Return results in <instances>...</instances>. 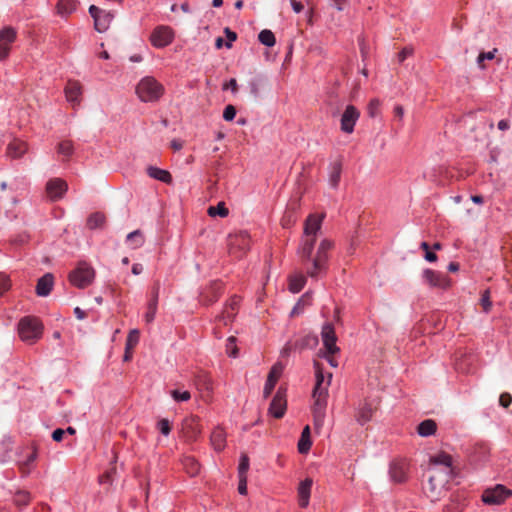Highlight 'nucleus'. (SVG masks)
Listing matches in <instances>:
<instances>
[{"mask_svg":"<svg viewBox=\"0 0 512 512\" xmlns=\"http://www.w3.org/2000/svg\"><path fill=\"white\" fill-rule=\"evenodd\" d=\"M325 214H310L304 223V231L301 243L297 250L307 276L317 279L327 271L329 252L334 248V242L330 239H323L319 243L317 251L313 254L318 233Z\"/></svg>","mask_w":512,"mask_h":512,"instance_id":"f257e3e1","label":"nucleus"},{"mask_svg":"<svg viewBox=\"0 0 512 512\" xmlns=\"http://www.w3.org/2000/svg\"><path fill=\"white\" fill-rule=\"evenodd\" d=\"M316 384L313 389V418L314 426L319 429L323 426L325 419V411L327 407L328 389L331 383L332 374H327V379L324 376L323 368L320 363H314Z\"/></svg>","mask_w":512,"mask_h":512,"instance_id":"f03ea898","label":"nucleus"},{"mask_svg":"<svg viewBox=\"0 0 512 512\" xmlns=\"http://www.w3.org/2000/svg\"><path fill=\"white\" fill-rule=\"evenodd\" d=\"M163 86L153 77L147 76L136 86V94L143 102L157 101L163 94Z\"/></svg>","mask_w":512,"mask_h":512,"instance_id":"7ed1b4c3","label":"nucleus"},{"mask_svg":"<svg viewBox=\"0 0 512 512\" xmlns=\"http://www.w3.org/2000/svg\"><path fill=\"white\" fill-rule=\"evenodd\" d=\"M43 331V326L38 318L27 316L22 318L18 324L19 336L23 341L34 342L38 340Z\"/></svg>","mask_w":512,"mask_h":512,"instance_id":"20e7f679","label":"nucleus"},{"mask_svg":"<svg viewBox=\"0 0 512 512\" xmlns=\"http://www.w3.org/2000/svg\"><path fill=\"white\" fill-rule=\"evenodd\" d=\"M70 283L80 289L89 286L95 278V270L86 262H79L69 273Z\"/></svg>","mask_w":512,"mask_h":512,"instance_id":"39448f33","label":"nucleus"},{"mask_svg":"<svg viewBox=\"0 0 512 512\" xmlns=\"http://www.w3.org/2000/svg\"><path fill=\"white\" fill-rule=\"evenodd\" d=\"M451 478L442 474L440 468L431 467L426 492L429 497L436 500Z\"/></svg>","mask_w":512,"mask_h":512,"instance_id":"423d86ee","label":"nucleus"},{"mask_svg":"<svg viewBox=\"0 0 512 512\" xmlns=\"http://www.w3.org/2000/svg\"><path fill=\"white\" fill-rule=\"evenodd\" d=\"M229 253L235 258H241L250 248V237L246 231L229 235Z\"/></svg>","mask_w":512,"mask_h":512,"instance_id":"0eeeda50","label":"nucleus"},{"mask_svg":"<svg viewBox=\"0 0 512 512\" xmlns=\"http://www.w3.org/2000/svg\"><path fill=\"white\" fill-rule=\"evenodd\" d=\"M510 496H512V490L507 489L501 484H497L493 488H487L483 492L482 501L488 505H500Z\"/></svg>","mask_w":512,"mask_h":512,"instance_id":"6e6552de","label":"nucleus"},{"mask_svg":"<svg viewBox=\"0 0 512 512\" xmlns=\"http://www.w3.org/2000/svg\"><path fill=\"white\" fill-rule=\"evenodd\" d=\"M175 37L173 29L169 26H157L150 36L151 44L156 48H164L172 43Z\"/></svg>","mask_w":512,"mask_h":512,"instance_id":"1a4fd4ad","label":"nucleus"},{"mask_svg":"<svg viewBox=\"0 0 512 512\" xmlns=\"http://www.w3.org/2000/svg\"><path fill=\"white\" fill-rule=\"evenodd\" d=\"M423 279L427 285L434 288L446 289L451 285L449 277L441 272L431 269H425L423 271Z\"/></svg>","mask_w":512,"mask_h":512,"instance_id":"9d476101","label":"nucleus"},{"mask_svg":"<svg viewBox=\"0 0 512 512\" xmlns=\"http://www.w3.org/2000/svg\"><path fill=\"white\" fill-rule=\"evenodd\" d=\"M359 117V110L353 105H348L341 116V130L347 134L352 133Z\"/></svg>","mask_w":512,"mask_h":512,"instance_id":"9b49d317","label":"nucleus"},{"mask_svg":"<svg viewBox=\"0 0 512 512\" xmlns=\"http://www.w3.org/2000/svg\"><path fill=\"white\" fill-rule=\"evenodd\" d=\"M184 437L188 441H196L202 432V427L197 416L187 417L182 424Z\"/></svg>","mask_w":512,"mask_h":512,"instance_id":"f8f14e48","label":"nucleus"},{"mask_svg":"<svg viewBox=\"0 0 512 512\" xmlns=\"http://www.w3.org/2000/svg\"><path fill=\"white\" fill-rule=\"evenodd\" d=\"M321 336L325 351L330 354H336L339 352V348L336 345L337 337L335 329L331 323H326L322 327Z\"/></svg>","mask_w":512,"mask_h":512,"instance_id":"ddd939ff","label":"nucleus"},{"mask_svg":"<svg viewBox=\"0 0 512 512\" xmlns=\"http://www.w3.org/2000/svg\"><path fill=\"white\" fill-rule=\"evenodd\" d=\"M16 39V31L12 27H5L0 31V60H5L10 51V45Z\"/></svg>","mask_w":512,"mask_h":512,"instance_id":"4468645a","label":"nucleus"},{"mask_svg":"<svg viewBox=\"0 0 512 512\" xmlns=\"http://www.w3.org/2000/svg\"><path fill=\"white\" fill-rule=\"evenodd\" d=\"M67 188V183L64 180L60 178H54L47 182L46 192L52 201H56L63 197L67 191Z\"/></svg>","mask_w":512,"mask_h":512,"instance_id":"2eb2a0df","label":"nucleus"},{"mask_svg":"<svg viewBox=\"0 0 512 512\" xmlns=\"http://www.w3.org/2000/svg\"><path fill=\"white\" fill-rule=\"evenodd\" d=\"M222 294V286L219 282H213L200 293V302L203 305H210L216 302Z\"/></svg>","mask_w":512,"mask_h":512,"instance_id":"dca6fc26","label":"nucleus"},{"mask_svg":"<svg viewBox=\"0 0 512 512\" xmlns=\"http://www.w3.org/2000/svg\"><path fill=\"white\" fill-rule=\"evenodd\" d=\"M430 463L432 467L439 468V466H442V468H440L442 474H447V476L450 478L452 477V458L449 454L441 452L435 456H432L430 458Z\"/></svg>","mask_w":512,"mask_h":512,"instance_id":"f3484780","label":"nucleus"},{"mask_svg":"<svg viewBox=\"0 0 512 512\" xmlns=\"http://www.w3.org/2000/svg\"><path fill=\"white\" fill-rule=\"evenodd\" d=\"M239 304L240 298L238 296L231 297L222 314L218 317L219 321L223 322L224 325L232 322L238 312Z\"/></svg>","mask_w":512,"mask_h":512,"instance_id":"a211bd4d","label":"nucleus"},{"mask_svg":"<svg viewBox=\"0 0 512 512\" xmlns=\"http://www.w3.org/2000/svg\"><path fill=\"white\" fill-rule=\"evenodd\" d=\"M82 86L78 81L69 80L65 87V95L68 102L73 106L78 105L81 101Z\"/></svg>","mask_w":512,"mask_h":512,"instance_id":"6ab92c4d","label":"nucleus"},{"mask_svg":"<svg viewBox=\"0 0 512 512\" xmlns=\"http://www.w3.org/2000/svg\"><path fill=\"white\" fill-rule=\"evenodd\" d=\"M286 411V399L280 390L276 393L269 407V412L277 419L284 416Z\"/></svg>","mask_w":512,"mask_h":512,"instance_id":"aec40b11","label":"nucleus"},{"mask_svg":"<svg viewBox=\"0 0 512 512\" xmlns=\"http://www.w3.org/2000/svg\"><path fill=\"white\" fill-rule=\"evenodd\" d=\"M54 285V276L51 273H46L38 279L36 285V294L40 297H46L50 294Z\"/></svg>","mask_w":512,"mask_h":512,"instance_id":"412c9836","label":"nucleus"},{"mask_svg":"<svg viewBox=\"0 0 512 512\" xmlns=\"http://www.w3.org/2000/svg\"><path fill=\"white\" fill-rule=\"evenodd\" d=\"M407 463L404 461L393 462L390 466V476L394 482L402 483L406 480Z\"/></svg>","mask_w":512,"mask_h":512,"instance_id":"4be33fe9","label":"nucleus"},{"mask_svg":"<svg viewBox=\"0 0 512 512\" xmlns=\"http://www.w3.org/2000/svg\"><path fill=\"white\" fill-rule=\"evenodd\" d=\"M210 443L216 452H221L226 447V433L221 427H216L210 436Z\"/></svg>","mask_w":512,"mask_h":512,"instance_id":"5701e85b","label":"nucleus"},{"mask_svg":"<svg viewBox=\"0 0 512 512\" xmlns=\"http://www.w3.org/2000/svg\"><path fill=\"white\" fill-rule=\"evenodd\" d=\"M312 483V479L306 478L298 487L299 505L302 508L307 507L309 504Z\"/></svg>","mask_w":512,"mask_h":512,"instance_id":"b1692460","label":"nucleus"},{"mask_svg":"<svg viewBox=\"0 0 512 512\" xmlns=\"http://www.w3.org/2000/svg\"><path fill=\"white\" fill-rule=\"evenodd\" d=\"M28 146L21 140H13L7 147V153L12 158H19L27 152Z\"/></svg>","mask_w":512,"mask_h":512,"instance_id":"393cba45","label":"nucleus"},{"mask_svg":"<svg viewBox=\"0 0 512 512\" xmlns=\"http://www.w3.org/2000/svg\"><path fill=\"white\" fill-rule=\"evenodd\" d=\"M373 411L374 408L372 405L365 401L363 404H361L355 415L357 422L363 425L370 421L373 415Z\"/></svg>","mask_w":512,"mask_h":512,"instance_id":"a878e982","label":"nucleus"},{"mask_svg":"<svg viewBox=\"0 0 512 512\" xmlns=\"http://www.w3.org/2000/svg\"><path fill=\"white\" fill-rule=\"evenodd\" d=\"M147 174L156 180L163 183L170 184L172 182V176L169 171L163 170L157 167L149 166L147 168Z\"/></svg>","mask_w":512,"mask_h":512,"instance_id":"bb28decb","label":"nucleus"},{"mask_svg":"<svg viewBox=\"0 0 512 512\" xmlns=\"http://www.w3.org/2000/svg\"><path fill=\"white\" fill-rule=\"evenodd\" d=\"M437 430V424L432 419H426L418 424L417 433L422 437L434 435Z\"/></svg>","mask_w":512,"mask_h":512,"instance_id":"cd10ccee","label":"nucleus"},{"mask_svg":"<svg viewBox=\"0 0 512 512\" xmlns=\"http://www.w3.org/2000/svg\"><path fill=\"white\" fill-rule=\"evenodd\" d=\"M312 442L310 439V427L307 425L304 427L301 437L298 442V450L301 454L307 453L311 448Z\"/></svg>","mask_w":512,"mask_h":512,"instance_id":"c85d7f7f","label":"nucleus"},{"mask_svg":"<svg viewBox=\"0 0 512 512\" xmlns=\"http://www.w3.org/2000/svg\"><path fill=\"white\" fill-rule=\"evenodd\" d=\"M306 283V276L302 273H297L289 278V289L293 293H298L302 290Z\"/></svg>","mask_w":512,"mask_h":512,"instance_id":"c756f323","label":"nucleus"},{"mask_svg":"<svg viewBox=\"0 0 512 512\" xmlns=\"http://www.w3.org/2000/svg\"><path fill=\"white\" fill-rule=\"evenodd\" d=\"M112 18V14L103 11V13L99 17H96V20L94 21L95 29L98 32L106 31L112 21Z\"/></svg>","mask_w":512,"mask_h":512,"instance_id":"7c9ffc66","label":"nucleus"},{"mask_svg":"<svg viewBox=\"0 0 512 512\" xmlns=\"http://www.w3.org/2000/svg\"><path fill=\"white\" fill-rule=\"evenodd\" d=\"M341 171H342V165L340 162H334L331 164L330 167V174H329V183L331 187L336 188L340 182L341 177Z\"/></svg>","mask_w":512,"mask_h":512,"instance_id":"2f4dec72","label":"nucleus"},{"mask_svg":"<svg viewBox=\"0 0 512 512\" xmlns=\"http://www.w3.org/2000/svg\"><path fill=\"white\" fill-rule=\"evenodd\" d=\"M76 0H59L57 4L58 13L61 15H69L77 8Z\"/></svg>","mask_w":512,"mask_h":512,"instance_id":"473e14b6","label":"nucleus"},{"mask_svg":"<svg viewBox=\"0 0 512 512\" xmlns=\"http://www.w3.org/2000/svg\"><path fill=\"white\" fill-rule=\"evenodd\" d=\"M126 242L134 249L141 247L144 244L143 233L140 230L129 233L126 237Z\"/></svg>","mask_w":512,"mask_h":512,"instance_id":"72a5a7b5","label":"nucleus"},{"mask_svg":"<svg viewBox=\"0 0 512 512\" xmlns=\"http://www.w3.org/2000/svg\"><path fill=\"white\" fill-rule=\"evenodd\" d=\"M207 213L211 217L220 216L222 218L228 216L229 210L226 208L224 202H219L216 206H210Z\"/></svg>","mask_w":512,"mask_h":512,"instance_id":"f704fd0d","label":"nucleus"},{"mask_svg":"<svg viewBox=\"0 0 512 512\" xmlns=\"http://www.w3.org/2000/svg\"><path fill=\"white\" fill-rule=\"evenodd\" d=\"M105 215L99 212L93 213L87 220V226L90 229H96L103 226L105 223Z\"/></svg>","mask_w":512,"mask_h":512,"instance_id":"c9c22d12","label":"nucleus"},{"mask_svg":"<svg viewBox=\"0 0 512 512\" xmlns=\"http://www.w3.org/2000/svg\"><path fill=\"white\" fill-rule=\"evenodd\" d=\"M258 39L259 41L267 46V47H272L274 46L275 42H276V39H275V36L274 34L272 33V31L270 30H262L259 35H258Z\"/></svg>","mask_w":512,"mask_h":512,"instance_id":"e433bc0d","label":"nucleus"},{"mask_svg":"<svg viewBox=\"0 0 512 512\" xmlns=\"http://www.w3.org/2000/svg\"><path fill=\"white\" fill-rule=\"evenodd\" d=\"M183 465L190 475L194 476L199 472L200 465L199 463L192 457H185L183 460Z\"/></svg>","mask_w":512,"mask_h":512,"instance_id":"4c0bfd02","label":"nucleus"},{"mask_svg":"<svg viewBox=\"0 0 512 512\" xmlns=\"http://www.w3.org/2000/svg\"><path fill=\"white\" fill-rule=\"evenodd\" d=\"M140 333L137 329L129 332L126 339V350H133L139 342Z\"/></svg>","mask_w":512,"mask_h":512,"instance_id":"58836bf2","label":"nucleus"},{"mask_svg":"<svg viewBox=\"0 0 512 512\" xmlns=\"http://www.w3.org/2000/svg\"><path fill=\"white\" fill-rule=\"evenodd\" d=\"M318 342V338L314 335H307L300 341H297L295 343V348H298L300 350L308 347V346H314Z\"/></svg>","mask_w":512,"mask_h":512,"instance_id":"ea45409f","label":"nucleus"},{"mask_svg":"<svg viewBox=\"0 0 512 512\" xmlns=\"http://www.w3.org/2000/svg\"><path fill=\"white\" fill-rule=\"evenodd\" d=\"M73 144L69 140H64L58 144L57 151L59 154L70 157L73 153Z\"/></svg>","mask_w":512,"mask_h":512,"instance_id":"a19ab883","label":"nucleus"},{"mask_svg":"<svg viewBox=\"0 0 512 512\" xmlns=\"http://www.w3.org/2000/svg\"><path fill=\"white\" fill-rule=\"evenodd\" d=\"M30 501V494L26 491H18L14 497V503L18 507L26 506Z\"/></svg>","mask_w":512,"mask_h":512,"instance_id":"79ce46f5","label":"nucleus"},{"mask_svg":"<svg viewBox=\"0 0 512 512\" xmlns=\"http://www.w3.org/2000/svg\"><path fill=\"white\" fill-rule=\"evenodd\" d=\"M497 52V49L494 48L492 51L489 52H481L477 57V64L481 69L485 68L484 61L485 60H492L495 58V53Z\"/></svg>","mask_w":512,"mask_h":512,"instance_id":"37998d69","label":"nucleus"},{"mask_svg":"<svg viewBox=\"0 0 512 512\" xmlns=\"http://www.w3.org/2000/svg\"><path fill=\"white\" fill-rule=\"evenodd\" d=\"M283 370H284V366L281 363L277 362L271 368V370H270V372L268 374V379H271L275 383H277V381H278L279 377L281 376Z\"/></svg>","mask_w":512,"mask_h":512,"instance_id":"c03bdc74","label":"nucleus"},{"mask_svg":"<svg viewBox=\"0 0 512 512\" xmlns=\"http://www.w3.org/2000/svg\"><path fill=\"white\" fill-rule=\"evenodd\" d=\"M249 469V458L246 454H243L240 459L238 474L239 476H246Z\"/></svg>","mask_w":512,"mask_h":512,"instance_id":"a18cd8bd","label":"nucleus"},{"mask_svg":"<svg viewBox=\"0 0 512 512\" xmlns=\"http://www.w3.org/2000/svg\"><path fill=\"white\" fill-rule=\"evenodd\" d=\"M159 291H160V282L155 281L151 290V299L148 303H154L155 306H158L159 299Z\"/></svg>","mask_w":512,"mask_h":512,"instance_id":"49530a36","label":"nucleus"},{"mask_svg":"<svg viewBox=\"0 0 512 512\" xmlns=\"http://www.w3.org/2000/svg\"><path fill=\"white\" fill-rule=\"evenodd\" d=\"M481 305L485 312H488L491 309L492 303L490 300V291L488 289L482 293Z\"/></svg>","mask_w":512,"mask_h":512,"instance_id":"de8ad7c7","label":"nucleus"},{"mask_svg":"<svg viewBox=\"0 0 512 512\" xmlns=\"http://www.w3.org/2000/svg\"><path fill=\"white\" fill-rule=\"evenodd\" d=\"M157 312V306L154 303H148L147 312L145 314V320L147 323H151L154 321Z\"/></svg>","mask_w":512,"mask_h":512,"instance_id":"09e8293b","label":"nucleus"},{"mask_svg":"<svg viewBox=\"0 0 512 512\" xmlns=\"http://www.w3.org/2000/svg\"><path fill=\"white\" fill-rule=\"evenodd\" d=\"M171 395L175 401H188L191 398L189 391L180 392L178 390H173Z\"/></svg>","mask_w":512,"mask_h":512,"instance_id":"8fccbe9b","label":"nucleus"},{"mask_svg":"<svg viewBox=\"0 0 512 512\" xmlns=\"http://www.w3.org/2000/svg\"><path fill=\"white\" fill-rule=\"evenodd\" d=\"M11 284L10 279L5 274H0V296H2L6 291L9 290Z\"/></svg>","mask_w":512,"mask_h":512,"instance_id":"3c124183","label":"nucleus"},{"mask_svg":"<svg viewBox=\"0 0 512 512\" xmlns=\"http://www.w3.org/2000/svg\"><path fill=\"white\" fill-rule=\"evenodd\" d=\"M236 116V109L233 105H227L223 112V118L226 121H232Z\"/></svg>","mask_w":512,"mask_h":512,"instance_id":"603ef678","label":"nucleus"},{"mask_svg":"<svg viewBox=\"0 0 512 512\" xmlns=\"http://www.w3.org/2000/svg\"><path fill=\"white\" fill-rule=\"evenodd\" d=\"M380 102L378 99H372L368 105V113L371 117H375L378 114Z\"/></svg>","mask_w":512,"mask_h":512,"instance_id":"864d4df0","label":"nucleus"},{"mask_svg":"<svg viewBox=\"0 0 512 512\" xmlns=\"http://www.w3.org/2000/svg\"><path fill=\"white\" fill-rule=\"evenodd\" d=\"M158 428L163 435L167 436L171 431V425L168 419H161L158 422Z\"/></svg>","mask_w":512,"mask_h":512,"instance_id":"5fc2aeb1","label":"nucleus"},{"mask_svg":"<svg viewBox=\"0 0 512 512\" xmlns=\"http://www.w3.org/2000/svg\"><path fill=\"white\" fill-rule=\"evenodd\" d=\"M499 403L504 408H507L512 403V396L509 393H502L499 397Z\"/></svg>","mask_w":512,"mask_h":512,"instance_id":"6e6d98bb","label":"nucleus"},{"mask_svg":"<svg viewBox=\"0 0 512 512\" xmlns=\"http://www.w3.org/2000/svg\"><path fill=\"white\" fill-rule=\"evenodd\" d=\"M238 492L242 495L247 493V476H239Z\"/></svg>","mask_w":512,"mask_h":512,"instance_id":"4d7b16f0","label":"nucleus"},{"mask_svg":"<svg viewBox=\"0 0 512 512\" xmlns=\"http://www.w3.org/2000/svg\"><path fill=\"white\" fill-rule=\"evenodd\" d=\"M275 384L276 383L273 380L267 378V381L264 386V391H263L264 397H268L272 393V391L275 387Z\"/></svg>","mask_w":512,"mask_h":512,"instance_id":"13d9d810","label":"nucleus"},{"mask_svg":"<svg viewBox=\"0 0 512 512\" xmlns=\"http://www.w3.org/2000/svg\"><path fill=\"white\" fill-rule=\"evenodd\" d=\"M412 52H413L412 48H409V47L403 48L398 54L399 62H403L408 56H410L412 54Z\"/></svg>","mask_w":512,"mask_h":512,"instance_id":"bf43d9fd","label":"nucleus"},{"mask_svg":"<svg viewBox=\"0 0 512 512\" xmlns=\"http://www.w3.org/2000/svg\"><path fill=\"white\" fill-rule=\"evenodd\" d=\"M224 32H225V35H226V37H227V39H228V41H229L228 43H226V46H227L228 48H230V47H231L230 42L235 41V40H236V38H237V35H236V33H235V32H233V31H232V30H230L229 28H225Z\"/></svg>","mask_w":512,"mask_h":512,"instance_id":"052dcab7","label":"nucleus"},{"mask_svg":"<svg viewBox=\"0 0 512 512\" xmlns=\"http://www.w3.org/2000/svg\"><path fill=\"white\" fill-rule=\"evenodd\" d=\"M103 11L104 10L98 8L95 5H91L89 7V13H90L91 17L94 19V21L96 20V17H99L103 13Z\"/></svg>","mask_w":512,"mask_h":512,"instance_id":"680f3d73","label":"nucleus"},{"mask_svg":"<svg viewBox=\"0 0 512 512\" xmlns=\"http://www.w3.org/2000/svg\"><path fill=\"white\" fill-rule=\"evenodd\" d=\"M64 434H65V431L63 429L58 428L53 431L52 439L56 442H60V441H62Z\"/></svg>","mask_w":512,"mask_h":512,"instance_id":"e2e57ef3","label":"nucleus"},{"mask_svg":"<svg viewBox=\"0 0 512 512\" xmlns=\"http://www.w3.org/2000/svg\"><path fill=\"white\" fill-rule=\"evenodd\" d=\"M334 354H330L329 352L325 351L323 353V357L328 361V363L332 366V367H337L338 366V362L334 359L333 357Z\"/></svg>","mask_w":512,"mask_h":512,"instance_id":"0e129e2a","label":"nucleus"},{"mask_svg":"<svg viewBox=\"0 0 512 512\" xmlns=\"http://www.w3.org/2000/svg\"><path fill=\"white\" fill-rule=\"evenodd\" d=\"M290 3L292 5L294 12L300 13L303 10V5L301 2H298L296 0H290Z\"/></svg>","mask_w":512,"mask_h":512,"instance_id":"69168bd1","label":"nucleus"},{"mask_svg":"<svg viewBox=\"0 0 512 512\" xmlns=\"http://www.w3.org/2000/svg\"><path fill=\"white\" fill-rule=\"evenodd\" d=\"M171 148L175 151H178L183 148V142L177 139L171 141Z\"/></svg>","mask_w":512,"mask_h":512,"instance_id":"338daca9","label":"nucleus"},{"mask_svg":"<svg viewBox=\"0 0 512 512\" xmlns=\"http://www.w3.org/2000/svg\"><path fill=\"white\" fill-rule=\"evenodd\" d=\"M144 268H143V265L142 264H139V263H135L133 266H132V273L134 275H139L143 272Z\"/></svg>","mask_w":512,"mask_h":512,"instance_id":"774afa93","label":"nucleus"}]
</instances>
